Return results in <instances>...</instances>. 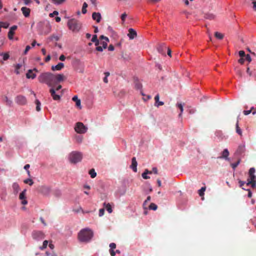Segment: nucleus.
<instances>
[{"label":"nucleus","instance_id":"nucleus-47","mask_svg":"<svg viewBox=\"0 0 256 256\" xmlns=\"http://www.w3.org/2000/svg\"><path fill=\"white\" fill-rule=\"evenodd\" d=\"M104 208H100L99 210V216H102L104 214Z\"/></svg>","mask_w":256,"mask_h":256},{"label":"nucleus","instance_id":"nucleus-42","mask_svg":"<svg viewBox=\"0 0 256 256\" xmlns=\"http://www.w3.org/2000/svg\"><path fill=\"white\" fill-rule=\"evenodd\" d=\"M254 108V107H252L250 110H244L243 112V113L244 115H246V116L248 115L252 112V110H253Z\"/></svg>","mask_w":256,"mask_h":256},{"label":"nucleus","instance_id":"nucleus-40","mask_svg":"<svg viewBox=\"0 0 256 256\" xmlns=\"http://www.w3.org/2000/svg\"><path fill=\"white\" fill-rule=\"evenodd\" d=\"M22 67V65L20 64H18L16 66V74H19L18 70Z\"/></svg>","mask_w":256,"mask_h":256},{"label":"nucleus","instance_id":"nucleus-9","mask_svg":"<svg viewBox=\"0 0 256 256\" xmlns=\"http://www.w3.org/2000/svg\"><path fill=\"white\" fill-rule=\"evenodd\" d=\"M26 190H24L21 192L19 196V198L22 200L21 203L23 205H26L28 204V201L26 200Z\"/></svg>","mask_w":256,"mask_h":256},{"label":"nucleus","instance_id":"nucleus-51","mask_svg":"<svg viewBox=\"0 0 256 256\" xmlns=\"http://www.w3.org/2000/svg\"><path fill=\"white\" fill-rule=\"evenodd\" d=\"M239 55L241 58H243L246 56L245 52L243 50H240L239 52Z\"/></svg>","mask_w":256,"mask_h":256},{"label":"nucleus","instance_id":"nucleus-28","mask_svg":"<svg viewBox=\"0 0 256 256\" xmlns=\"http://www.w3.org/2000/svg\"><path fill=\"white\" fill-rule=\"evenodd\" d=\"M236 132L240 136L242 135V132L241 129L238 126V122L237 121V122L236 124Z\"/></svg>","mask_w":256,"mask_h":256},{"label":"nucleus","instance_id":"nucleus-24","mask_svg":"<svg viewBox=\"0 0 256 256\" xmlns=\"http://www.w3.org/2000/svg\"><path fill=\"white\" fill-rule=\"evenodd\" d=\"M228 155H229V152H228V149H224V151L222 152V156L220 157V158H227Z\"/></svg>","mask_w":256,"mask_h":256},{"label":"nucleus","instance_id":"nucleus-41","mask_svg":"<svg viewBox=\"0 0 256 256\" xmlns=\"http://www.w3.org/2000/svg\"><path fill=\"white\" fill-rule=\"evenodd\" d=\"M142 177L146 180L150 178V177L147 176V173L145 172L142 174Z\"/></svg>","mask_w":256,"mask_h":256},{"label":"nucleus","instance_id":"nucleus-46","mask_svg":"<svg viewBox=\"0 0 256 256\" xmlns=\"http://www.w3.org/2000/svg\"><path fill=\"white\" fill-rule=\"evenodd\" d=\"M10 57V56L8 54L5 53L3 54V60H7Z\"/></svg>","mask_w":256,"mask_h":256},{"label":"nucleus","instance_id":"nucleus-36","mask_svg":"<svg viewBox=\"0 0 256 256\" xmlns=\"http://www.w3.org/2000/svg\"><path fill=\"white\" fill-rule=\"evenodd\" d=\"M158 208L157 206L154 203H151L149 206V208L150 210H156Z\"/></svg>","mask_w":256,"mask_h":256},{"label":"nucleus","instance_id":"nucleus-1","mask_svg":"<svg viewBox=\"0 0 256 256\" xmlns=\"http://www.w3.org/2000/svg\"><path fill=\"white\" fill-rule=\"evenodd\" d=\"M64 80V75L63 74H54L50 72H44L41 74L38 77V81L41 83H46L49 86L52 87L50 90V92L52 98L55 100H60L62 95H59L56 94V92L58 91L62 88L61 85L56 86L61 82Z\"/></svg>","mask_w":256,"mask_h":256},{"label":"nucleus","instance_id":"nucleus-43","mask_svg":"<svg viewBox=\"0 0 256 256\" xmlns=\"http://www.w3.org/2000/svg\"><path fill=\"white\" fill-rule=\"evenodd\" d=\"M58 14V12L54 10L52 13L50 14L49 16L51 18H52L55 16H57Z\"/></svg>","mask_w":256,"mask_h":256},{"label":"nucleus","instance_id":"nucleus-56","mask_svg":"<svg viewBox=\"0 0 256 256\" xmlns=\"http://www.w3.org/2000/svg\"><path fill=\"white\" fill-rule=\"evenodd\" d=\"M160 0H148V2L152 4L158 2Z\"/></svg>","mask_w":256,"mask_h":256},{"label":"nucleus","instance_id":"nucleus-45","mask_svg":"<svg viewBox=\"0 0 256 256\" xmlns=\"http://www.w3.org/2000/svg\"><path fill=\"white\" fill-rule=\"evenodd\" d=\"M110 250H114L116 248V244L115 243L112 242L110 244Z\"/></svg>","mask_w":256,"mask_h":256},{"label":"nucleus","instance_id":"nucleus-35","mask_svg":"<svg viewBox=\"0 0 256 256\" xmlns=\"http://www.w3.org/2000/svg\"><path fill=\"white\" fill-rule=\"evenodd\" d=\"M206 190V187H202L199 190H198V194L200 196H202L204 195V192Z\"/></svg>","mask_w":256,"mask_h":256},{"label":"nucleus","instance_id":"nucleus-62","mask_svg":"<svg viewBox=\"0 0 256 256\" xmlns=\"http://www.w3.org/2000/svg\"><path fill=\"white\" fill-rule=\"evenodd\" d=\"M50 58H51L50 56L48 55L45 58V62H48L50 60Z\"/></svg>","mask_w":256,"mask_h":256},{"label":"nucleus","instance_id":"nucleus-7","mask_svg":"<svg viewBox=\"0 0 256 256\" xmlns=\"http://www.w3.org/2000/svg\"><path fill=\"white\" fill-rule=\"evenodd\" d=\"M15 102L19 105H25L27 103V100L24 96L18 95L16 97Z\"/></svg>","mask_w":256,"mask_h":256},{"label":"nucleus","instance_id":"nucleus-17","mask_svg":"<svg viewBox=\"0 0 256 256\" xmlns=\"http://www.w3.org/2000/svg\"><path fill=\"white\" fill-rule=\"evenodd\" d=\"M64 66V64L62 62H60L57 65L54 66H52V70L53 71L55 70H62Z\"/></svg>","mask_w":256,"mask_h":256},{"label":"nucleus","instance_id":"nucleus-27","mask_svg":"<svg viewBox=\"0 0 256 256\" xmlns=\"http://www.w3.org/2000/svg\"><path fill=\"white\" fill-rule=\"evenodd\" d=\"M35 103L36 104V111H38V112L40 111V105H41L40 102L38 100H36Z\"/></svg>","mask_w":256,"mask_h":256},{"label":"nucleus","instance_id":"nucleus-16","mask_svg":"<svg viewBox=\"0 0 256 256\" xmlns=\"http://www.w3.org/2000/svg\"><path fill=\"white\" fill-rule=\"evenodd\" d=\"M137 164H138L136 160V158L135 157H133L132 160V164L130 166V168L134 172H137Z\"/></svg>","mask_w":256,"mask_h":256},{"label":"nucleus","instance_id":"nucleus-12","mask_svg":"<svg viewBox=\"0 0 256 256\" xmlns=\"http://www.w3.org/2000/svg\"><path fill=\"white\" fill-rule=\"evenodd\" d=\"M18 26L16 25L12 26L8 32V38L10 40H12L14 38V30H16Z\"/></svg>","mask_w":256,"mask_h":256},{"label":"nucleus","instance_id":"nucleus-2","mask_svg":"<svg viewBox=\"0 0 256 256\" xmlns=\"http://www.w3.org/2000/svg\"><path fill=\"white\" fill-rule=\"evenodd\" d=\"M94 236V232L89 228L82 229L78 234V239L81 242H90Z\"/></svg>","mask_w":256,"mask_h":256},{"label":"nucleus","instance_id":"nucleus-15","mask_svg":"<svg viewBox=\"0 0 256 256\" xmlns=\"http://www.w3.org/2000/svg\"><path fill=\"white\" fill-rule=\"evenodd\" d=\"M136 32L132 28H130L128 30V36L130 40L134 39L135 37L136 36Z\"/></svg>","mask_w":256,"mask_h":256},{"label":"nucleus","instance_id":"nucleus-23","mask_svg":"<svg viewBox=\"0 0 256 256\" xmlns=\"http://www.w3.org/2000/svg\"><path fill=\"white\" fill-rule=\"evenodd\" d=\"M134 85H135V88L138 90V89H140L142 87V84L140 82V81L136 78V79H134Z\"/></svg>","mask_w":256,"mask_h":256},{"label":"nucleus","instance_id":"nucleus-32","mask_svg":"<svg viewBox=\"0 0 256 256\" xmlns=\"http://www.w3.org/2000/svg\"><path fill=\"white\" fill-rule=\"evenodd\" d=\"M76 140L78 143H81L82 141L83 137L81 136H76L75 137Z\"/></svg>","mask_w":256,"mask_h":256},{"label":"nucleus","instance_id":"nucleus-18","mask_svg":"<svg viewBox=\"0 0 256 256\" xmlns=\"http://www.w3.org/2000/svg\"><path fill=\"white\" fill-rule=\"evenodd\" d=\"M160 96L158 94H157L154 97L155 100V106L156 107H159L160 106H162L164 104V102L159 101Z\"/></svg>","mask_w":256,"mask_h":256},{"label":"nucleus","instance_id":"nucleus-61","mask_svg":"<svg viewBox=\"0 0 256 256\" xmlns=\"http://www.w3.org/2000/svg\"><path fill=\"white\" fill-rule=\"evenodd\" d=\"M40 222L44 224V226H46V224L44 220V219L42 218V217H40Z\"/></svg>","mask_w":256,"mask_h":256},{"label":"nucleus","instance_id":"nucleus-39","mask_svg":"<svg viewBox=\"0 0 256 256\" xmlns=\"http://www.w3.org/2000/svg\"><path fill=\"white\" fill-rule=\"evenodd\" d=\"M4 98H5V102L6 103V104L9 106L11 105V104L12 103V101L11 100H9L8 98L6 96H5Z\"/></svg>","mask_w":256,"mask_h":256},{"label":"nucleus","instance_id":"nucleus-4","mask_svg":"<svg viewBox=\"0 0 256 256\" xmlns=\"http://www.w3.org/2000/svg\"><path fill=\"white\" fill-rule=\"evenodd\" d=\"M82 154L81 152L74 151L72 152L68 156V160L72 164H76L81 161Z\"/></svg>","mask_w":256,"mask_h":256},{"label":"nucleus","instance_id":"nucleus-59","mask_svg":"<svg viewBox=\"0 0 256 256\" xmlns=\"http://www.w3.org/2000/svg\"><path fill=\"white\" fill-rule=\"evenodd\" d=\"M244 60L245 59L244 58H241L239 60H238V62L240 63V64H243L244 62Z\"/></svg>","mask_w":256,"mask_h":256},{"label":"nucleus","instance_id":"nucleus-21","mask_svg":"<svg viewBox=\"0 0 256 256\" xmlns=\"http://www.w3.org/2000/svg\"><path fill=\"white\" fill-rule=\"evenodd\" d=\"M72 100L74 102H76V106H78L79 108H81V106H80V100L78 98L77 96H74L72 98Z\"/></svg>","mask_w":256,"mask_h":256},{"label":"nucleus","instance_id":"nucleus-26","mask_svg":"<svg viewBox=\"0 0 256 256\" xmlns=\"http://www.w3.org/2000/svg\"><path fill=\"white\" fill-rule=\"evenodd\" d=\"M89 174L90 175L92 178H94L96 176V173L94 168L91 169L89 171Z\"/></svg>","mask_w":256,"mask_h":256},{"label":"nucleus","instance_id":"nucleus-57","mask_svg":"<svg viewBox=\"0 0 256 256\" xmlns=\"http://www.w3.org/2000/svg\"><path fill=\"white\" fill-rule=\"evenodd\" d=\"M108 50L110 51H113L114 50V46L112 44H110L108 47Z\"/></svg>","mask_w":256,"mask_h":256},{"label":"nucleus","instance_id":"nucleus-54","mask_svg":"<svg viewBox=\"0 0 256 256\" xmlns=\"http://www.w3.org/2000/svg\"><path fill=\"white\" fill-rule=\"evenodd\" d=\"M206 18L209 19H213L214 18V16L212 14H206Z\"/></svg>","mask_w":256,"mask_h":256},{"label":"nucleus","instance_id":"nucleus-63","mask_svg":"<svg viewBox=\"0 0 256 256\" xmlns=\"http://www.w3.org/2000/svg\"><path fill=\"white\" fill-rule=\"evenodd\" d=\"M152 172L154 173L155 174H158V170L156 168H153L152 169Z\"/></svg>","mask_w":256,"mask_h":256},{"label":"nucleus","instance_id":"nucleus-34","mask_svg":"<svg viewBox=\"0 0 256 256\" xmlns=\"http://www.w3.org/2000/svg\"><path fill=\"white\" fill-rule=\"evenodd\" d=\"M176 106L180 109V113L179 114V116H180L184 110L183 105L181 103H178Z\"/></svg>","mask_w":256,"mask_h":256},{"label":"nucleus","instance_id":"nucleus-14","mask_svg":"<svg viewBox=\"0 0 256 256\" xmlns=\"http://www.w3.org/2000/svg\"><path fill=\"white\" fill-rule=\"evenodd\" d=\"M92 18L97 22H100L102 18L101 14L100 12H94L92 14Z\"/></svg>","mask_w":256,"mask_h":256},{"label":"nucleus","instance_id":"nucleus-5","mask_svg":"<svg viewBox=\"0 0 256 256\" xmlns=\"http://www.w3.org/2000/svg\"><path fill=\"white\" fill-rule=\"evenodd\" d=\"M256 170L254 168H252L250 169L248 174L249 178L248 180L246 186L251 185L252 188H254L256 185V176L254 175Z\"/></svg>","mask_w":256,"mask_h":256},{"label":"nucleus","instance_id":"nucleus-33","mask_svg":"<svg viewBox=\"0 0 256 256\" xmlns=\"http://www.w3.org/2000/svg\"><path fill=\"white\" fill-rule=\"evenodd\" d=\"M48 244V241L46 240H45L43 242L42 246H40V248L41 250H43L45 249L46 248Z\"/></svg>","mask_w":256,"mask_h":256},{"label":"nucleus","instance_id":"nucleus-11","mask_svg":"<svg viewBox=\"0 0 256 256\" xmlns=\"http://www.w3.org/2000/svg\"><path fill=\"white\" fill-rule=\"evenodd\" d=\"M100 39L101 40H104L100 42V44L102 45V47L104 49L106 48L108 46V42H109L108 38L106 36L102 35L100 36Z\"/></svg>","mask_w":256,"mask_h":256},{"label":"nucleus","instance_id":"nucleus-58","mask_svg":"<svg viewBox=\"0 0 256 256\" xmlns=\"http://www.w3.org/2000/svg\"><path fill=\"white\" fill-rule=\"evenodd\" d=\"M110 252L111 256H114L116 255V252H114V250H110Z\"/></svg>","mask_w":256,"mask_h":256},{"label":"nucleus","instance_id":"nucleus-31","mask_svg":"<svg viewBox=\"0 0 256 256\" xmlns=\"http://www.w3.org/2000/svg\"><path fill=\"white\" fill-rule=\"evenodd\" d=\"M24 184H28L30 186H32L34 184L33 180L31 178H28L24 181Z\"/></svg>","mask_w":256,"mask_h":256},{"label":"nucleus","instance_id":"nucleus-6","mask_svg":"<svg viewBox=\"0 0 256 256\" xmlns=\"http://www.w3.org/2000/svg\"><path fill=\"white\" fill-rule=\"evenodd\" d=\"M74 130L77 133L82 134L86 132L88 128L86 127L82 122H78L76 124Z\"/></svg>","mask_w":256,"mask_h":256},{"label":"nucleus","instance_id":"nucleus-49","mask_svg":"<svg viewBox=\"0 0 256 256\" xmlns=\"http://www.w3.org/2000/svg\"><path fill=\"white\" fill-rule=\"evenodd\" d=\"M238 182L240 184V188H242V189L246 190L245 188H242V186L244 184L245 182L244 181H242V180H240Z\"/></svg>","mask_w":256,"mask_h":256},{"label":"nucleus","instance_id":"nucleus-48","mask_svg":"<svg viewBox=\"0 0 256 256\" xmlns=\"http://www.w3.org/2000/svg\"><path fill=\"white\" fill-rule=\"evenodd\" d=\"M245 56H246L245 60H246L247 61H248L249 62H250L252 61V59L249 54H247Z\"/></svg>","mask_w":256,"mask_h":256},{"label":"nucleus","instance_id":"nucleus-29","mask_svg":"<svg viewBox=\"0 0 256 256\" xmlns=\"http://www.w3.org/2000/svg\"><path fill=\"white\" fill-rule=\"evenodd\" d=\"M104 204L105 206V208H106V210L109 213H111L112 210V208L110 204H106L105 203Z\"/></svg>","mask_w":256,"mask_h":256},{"label":"nucleus","instance_id":"nucleus-37","mask_svg":"<svg viewBox=\"0 0 256 256\" xmlns=\"http://www.w3.org/2000/svg\"><path fill=\"white\" fill-rule=\"evenodd\" d=\"M104 74L106 76L104 78L103 80L105 83H108V76H110V72H104Z\"/></svg>","mask_w":256,"mask_h":256},{"label":"nucleus","instance_id":"nucleus-55","mask_svg":"<svg viewBox=\"0 0 256 256\" xmlns=\"http://www.w3.org/2000/svg\"><path fill=\"white\" fill-rule=\"evenodd\" d=\"M104 48L102 46H98L96 48V50L98 52H102Z\"/></svg>","mask_w":256,"mask_h":256},{"label":"nucleus","instance_id":"nucleus-64","mask_svg":"<svg viewBox=\"0 0 256 256\" xmlns=\"http://www.w3.org/2000/svg\"><path fill=\"white\" fill-rule=\"evenodd\" d=\"M253 8L254 10H256V1L252 2Z\"/></svg>","mask_w":256,"mask_h":256},{"label":"nucleus","instance_id":"nucleus-30","mask_svg":"<svg viewBox=\"0 0 256 256\" xmlns=\"http://www.w3.org/2000/svg\"><path fill=\"white\" fill-rule=\"evenodd\" d=\"M87 7H88V4L86 2H84L83 4L82 10V14H85L87 12V10H86Z\"/></svg>","mask_w":256,"mask_h":256},{"label":"nucleus","instance_id":"nucleus-50","mask_svg":"<svg viewBox=\"0 0 256 256\" xmlns=\"http://www.w3.org/2000/svg\"><path fill=\"white\" fill-rule=\"evenodd\" d=\"M97 40H98L97 36L96 34L94 35L92 37L91 41L94 42L97 41Z\"/></svg>","mask_w":256,"mask_h":256},{"label":"nucleus","instance_id":"nucleus-3","mask_svg":"<svg viewBox=\"0 0 256 256\" xmlns=\"http://www.w3.org/2000/svg\"><path fill=\"white\" fill-rule=\"evenodd\" d=\"M67 26L73 32H78L82 27V24L76 19L72 18L68 20Z\"/></svg>","mask_w":256,"mask_h":256},{"label":"nucleus","instance_id":"nucleus-22","mask_svg":"<svg viewBox=\"0 0 256 256\" xmlns=\"http://www.w3.org/2000/svg\"><path fill=\"white\" fill-rule=\"evenodd\" d=\"M254 71H255V70H250L249 67L247 68V69H246L247 74H248L250 76H254L255 77L256 80V73Z\"/></svg>","mask_w":256,"mask_h":256},{"label":"nucleus","instance_id":"nucleus-53","mask_svg":"<svg viewBox=\"0 0 256 256\" xmlns=\"http://www.w3.org/2000/svg\"><path fill=\"white\" fill-rule=\"evenodd\" d=\"M126 16H127V14L126 13H124L123 14H122L121 19L123 22L124 21Z\"/></svg>","mask_w":256,"mask_h":256},{"label":"nucleus","instance_id":"nucleus-25","mask_svg":"<svg viewBox=\"0 0 256 256\" xmlns=\"http://www.w3.org/2000/svg\"><path fill=\"white\" fill-rule=\"evenodd\" d=\"M214 36L218 40H222L224 37V35L218 32H216L214 33Z\"/></svg>","mask_w":256,"mask_h":256},{"label":"nucleus","instance_id":"nucleus-19","mask_svg":"<svg viewBox=\"0 0 256 256\" xmlns=\"http://www.w3.org/2000/svg\"><path fill=\"white\" fill-rule=\"evenodd\" d=\"M14 193L16 194L20 190V188L18 184L16 182H14L12 186Z\"/></svg>","mask_w":256,"mask_h":256},{"label":"nucleus","instance_id":"nucleus-52","mask_svg":"<svg viewBox=\"0 0 256 256\" xmlns=\"http://www.w3.org/2000/svg\"><path fill=\"white\" fill-rule=\"evenodd\" d=\"M30 46H27L25 48V50L24 51V54H26L30 50Z\"/></svg>","mask_w":256,"mask_h":256},{"label":"nucleus","instance_id":"nucleus-13","mask_svg":"<svg viewBox=\"0 0 256 256\" xmlns=\"http://www.w3.org/2000/svg\"><path fill=\"white\" fill-rule=\"evenodd\" d=\"M245 152V145L244 144H240L238 146V149L236 150L235 154L236 155H242Z\"/></svg>","mask_w":256,"mask_h":256},{"label":"nucleus","instance_id":"nucleus-20","mask_svg":"<svg viewBox=\"0 0 256 256\" xmlns=\"http://www.w3.org/2000/svg\"><path fill=\"white\" fill-rule=\"evenodd\" d=\"M21 10L23 14L26 17H28L30 16V9L26 7H22L21 8Z\"/></svg>","mask_w":256,"mask_h":256},{"label":"nucleus","instance_id":"nucleus-8","mask_svg":"<svg viewBox=\"0 0 256 256\" xmlns=\"http://www.w3.org/2000/svg\"><path fill=\"white\" fill-rule=\"evenodd\" d=\"M32 236L34 239L38 240L44 238V234L41 231H34L32 233Z\"/></svg>","mask_w":256,"mask_h":256},{"label":"nucleus","instance_id":"nucleus-44","mask_svg":"<svg viewBox=\"0 0 256 256\" xmlns=\"http://www.w3.org/2000/svg\"><path fill=\"white\" fill-rule=\"evenodd\" d=\"M9 24L6 22H1V27L6 28L8 27Z\"/></svg>","mask_w":256,"mask_h":256},{"label":"nucleus","instance_id":"nucleus-10","mask_svg":"<svg viewBox=\"0 0 256 256\" xmlns=\"http://www.w3.org/2000/svg\"><path fill=\"white\" fill-rule=\"evenodd\" d=\"M34 71L36 72H38L36 68H34L33 70H29L26 74V77L28 78L34 79L36 77V74L34 72Z\"/></svg>","mask_w":256,"mask_h":256},{"label":"nucleus","instance_id":"nucleus-60","mask_svg":"<svg viewBox=\"0 0 256 256\" xmlns=\"http://www.w3.org/2000/svg\"><path fill=\"white\" fill-rule=\"evenodd\" d=\"M245 190H248V197L250 198H251L252 196V193L250 192V190H249V189H247V190L246 189Z\"/></svg>","mask_w":256,"mask_h":256},{"label":"nucleus","instance_id":"nucleus-38","mask_svg":"<svg viewBox=\"0 0 256 256\" xmlns=\"http://www.w3.org/2000/svg\"><path fill=\"white\" fill-rule=\"evenodd\" d=\"M240 163V160H238L236 163L232 164L231 166L233 169H235Z\"/></svg>","mask_w":256,"mask_h":256}]
</instances>
